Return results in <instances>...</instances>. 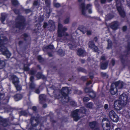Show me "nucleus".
<instances>
[{
	"instance_id": "nucleus-47",
	"label": "nucleus",
	"mask_w": 130,
	"mask_h": 130,
	"mask_svg": "<svg viewBox=\"0 0 130 130\" xmlns=\"http://www.w3.org/2000/svg\"><path fill=\"white\" fill-rule=\"evenodd\" d=\"M92 130H100L99 128L98 127H97V126L95 127Z\"/></svg>"
},
{
	"instance_id": "nucleus-16",
	"label": "nucleus",
	"mask_w": 130,
	"mask_h": 130,
	"mask_svg": "<svg viewBox=\"0 0 130 130\" xmlns=\"http://www.w3.org/2000/svg\"><path fill=\"white\" fill-rule=\"evenodd\" d=\"M34 79V78L33 76H31L30 78V88L31 89H34L35 87V85L33 82V80Z\"/></svg>"
},
{
	"instance_id": "nucleus-59",
	"label": "nucleus",
	"mask_w": 130,
	"mask_h": 130,
	"mask_svg": "<svg viewBox=\"0 0 130 130\" xmlns=\"http://www.w3.org/2000/svg\"><path fill=\"white\" fill-rule=\"evenodd\" d=\"M106 2V0H101V2L102 3H104Z\"/></svg>"
},
{
	"instance_id": "nucleus-23",
	"label": "nucleus",
	"mask_w": 130,
	"mask_h": 130,
	"mask_svg": "<svg viewBox=\"0 0 130 130\" xmlns=\"http://www.w3.org/2000/svg\"><path fill=\"white\" fill-rule=\"evenodd\" d=\"M89 96L92 98H93L95 97L96 94L93 91H91L89 93Z\"/></svg>"
},
{
	"instance_id": "nucleus-53",
	"label": "nucleus",
	"mask_w": 130,
	"mask_h": 130,
	"mask_svg": "<svg viewBox=\"0 0 130 130\" xmlns=\"http://www.w3.org/2000/svg\"><path fill=\"white\" fill-rule=\"evenodd\" d=\"M0 122L2 123H3L4 122V120L1 117H0Z\"/></svg>"
},
{
	"instance_id": "nucleus-21",
	"label": "nucleus",
	"mask_w": 130,
	"mask_h": 130,
	"mask_svg": "<svg viewBox=\"0 0 130 130\" xmlns=\"http://www.w3.org/2000/svg\"><path fill=\"white\" fill-rule=\"evenodd\" d=\"M7 15L5 13H2L1 14V20L3 23L5 21V18L7 16Z\"/></svg>"
},
{
	"instance_id": "nucleus-26",
	"label": "nucleus",
	"mask_w": 130,
	"mask_h": 130,
	"mask_svg": "<svg viewBox=\"0 0 130 130\" xmlns=\"http://www.w3.org/2000/svg\"><path fill=\"white\" fill-rule=\"evenodd\" d=\"M54 48L53 46L52 45H49L48 46L45 47L43 49V50L44 51H45V49H52Z\"/></svg>"
},
{
	"instance_id": "nucleus-5",
	"label": "nucleus",
	"mask_w": 130,
	"mask_h": 130,
	"mask_svg": "<svg viewBox=\"0 0 130 130\" xmlns=\"http://www.w3.org/2000/svg\"><path fill=\"white\" fill-rule=\"evenodd\" d=\"M24 18L21 15H19L16 20V27L19 29H22L24 28Z\"/></svg>"
},
{
	"instance_id": "nucleus-41",
	"label": "nucleus",
	"mask_w": 130,
	"mask_h": 130,
	"mask_svg": "<svg viewBox=\"0 0 130 130\" xmlns=\"http://www.w3.org/2000/svg\"><path fill=\"white\" fill-rule=\"evenodd\" d=\"M85 91L86 92H89H89L91 91L88 88H86L85 89Z\"/></svg>"
},
{
	"instance_id": "nucleus-45",
	"label": "nucleus",
	"mask_w": 130,
	"mask_h": 130,
	"mask_svg": "<svg viewBox=\"0 0 130 130\" xmlns=\"http://www.w3.org/2000/svg\"><path fill=\"white\" fill-rule=\"evenodd\" d=\"M29 70L28 67H24V70L25 71H28Z\"/></svg>"
},
{
	"instance_id": "nucleus-2",
	"label": "nucleus",
	"mask_w": 130,
	"mask_h": 130,
	"mask_svg": "<svg viewBox=\"0 0 130 130\" xmlns=\"http://www.w3.org/2000/svg\"><path fill=\"white\" fill-rule=\"evenodd\" d=\"M123 85V82L120 81L116 82L114 84H112L110 91L111 94L113 95L115 94L117 91V88H122Z\"/></svg>"
},
{
	"instance_id": "nucleus-1",
	"label": "nucleus",
	"mask_w": 130,
	"mask_h": 130,
	"mask_svg": "<svg viewBox=\"0 0 130 130\" xmlns=\"http://www.w3.org/2000/svg\"><path fill=\"white\" fill-rule=\"evenodd\" d=\"M49 91L52 92L55 97L58 99H61L63 103H67L69 101V99L67 95L69 91L67 87L62 88L60 91L58 88L53 85L47 89V92Z\"/></svg>"
},
{
	"instance_id": "nucleus-24",
	"label": "nucleus",
	"mask_w": 130,
	"mask_h": 130,
	"mask_svg": "<svg viewBox=\"0 0 130 130\" xmlns=\"http://www.w3.org/2000/svg\"><path fill=\"white\" fill-rule=\"evenodd\" d=\"M93 106V103L91 102H89L87 103L86 105V107L89 109H92Z\"/></svg>"
},
{
	"instance_id": "nucleus-40",
	"label": "nucleus",
	"mask_w": 130,
	"mask_h": 130,
	"mask_svg": "<svg viewBox=\"0 0 130 130\" xmlns=\"http://www.w3.org/2000/svg\"><path fill=\"white\" fill-rule=\"evenodd\" d=\"M54 6L55 7H59L60 6V4L58 3L55 4H54Z\"/></svg>"
},
{
	"instance_id": "nucleus-46",
	"label": "nucleus",
	"mask_w": 130,
	"mask_h": 130,
	"mask_svg": "<svg viewBox=\"0 0 130 130\" xmlns=\"http://www.w3.org/2000/svg\"><path fill=\"white\" fill-rule=\"evenodd\" d=\"M115 60L113 59H112V60L111 61V63L112 64V66H114L115 65Z\"/></svg>"
},
{
	"instance_id": "nucleus-11",
	"label": "nucleus",
	"mask_w": 130,
	"mask_h": 130,
	"mask_svg": "<svg viewBox=\"0 0 130 130\" xmlns=\"http://www.w3.org/2000/svg\"><path fill=\"white\" fill-rule=\"evenodd\" d=\"M124 105H125L119 100L116 101L114 103L115 108L118 110H120L122 107Z\"/></svg>"
},
{
	"instance_id": "nucleus-19",
	"label": "nucleus",
	"mask_w": 130,
	"mask_h": 130,
	"mask_svg": "<svg viewBox=\"0 0 130 130\" xmlns=\"http://www.w3.org/2000/svg\"><path fill=\"white\" fill-rule=\"evenodd\" d=\"M89 125L90 127L93 129L97 126V124L96 122L93 121L90 123Z\"/></svg>"
},
{
	"instance_id": "nucleus-18",
	"label": "nucleus",
	"mask_w": 130,
	"mask_h": 130,
	"mask_svg": "<svg viewBox=\"0 0 130 130\" xmlns=\"http://www.w3.org/2000/svg\"><path fill=\"white\" fill-rule=\"evenodd\" d=\"M118 23L117 21L113 22L111 26V28L113 30L116 29L118 27Z\"/></svg>"
},
{
	"instance_id": "nucleus-49",
	"label": "nucleus",
	"mask_w": 130,
	"mask_h": 130,
	"mask_svg": "<svg viewBox=\"0 0 130 130\" xmlns=\"http://www.w3.org/2000/svg\"><path fill=\"white\" fill-rule=\"evenodd\" d=\"M14 12L16 14H18L19 13V11L18 10H14Z\"/></svg>"
},
{
	"instance_id": "nucleus-55",
	"label": "nucleus",
	"mask_w": 130,
	"mask_h": 130,
	"mask_svg": "<svg viewBox=\"0 0 130 130\" xmlns=\"http://www.w3.org/2000/svg\"><path fill=\"white\" fill-rule=\"evenodd\" d=\"M108 105L107 104H106L104 105V108L105 109H107L108 108Z\"/></svg>"
},
{
	"instance_id": "nucleus-14",
	"label": "nucleus",
	"mask_w": 130,
	"mask_h": 130,
	"mask_svg": "<svg viewBox=\"0 0 130 130\" xmlns=\"http://www.w3.org/2000/svg\"><path fill=\"white\" fill-rule=\"evenodd\" d=\"M89 47L92 49L95 52H97L98 51L97 47L94 45V43L93 41H90L89 43Z\"/></svg>"
},
{
	"instance_id": "nucleus-4",
	"label": "nucleus",
	"mask_w": 130,
	"mask_h": 130,
	"mask_svg": "<svg viewBox=\"0 0 130 130\" xmlns=\"http://www.w3.org/2000/svg\"><path fill=\"white\" fill-rule=\"evenodd\" d=\"M67 30V28L65 27H63L62 25L59 23H58V36L59 37H61L63 35L66 36H68L69 34L65 32Z\"/></svg>"
},
{
	"instance_id": "nucleus-20",
	"label": "nucleus",
	"mask_w": 130,
	"mask_h": 130,
	"mask_svg": "<svg viewBox=\"0 0 130 130\" xmlns=\"http://www.w3.org/2000/svg\"><path fill=\"white\" fill-rule=\"evenodd\" d=\"M22 97V95L19 94H17L14 96V99L16 101H18L21 100Z\"/></svg>"
},
{
	"instance_id": "nucleus-56",
	"label": "nucleus",
	"mask_w": 130,
	"mask_h": 130,
	"mask_svg": "<svg viewBox=\"0 0 130 130\" xmlns=\"http://www.w3.org/2000/svg\"><path fill=\"white\" fill-rule=\"evenodd\" d=\"M105 58L104 56H103L101 58V60H105Z\"/></svg>"
},
{
	"instance_id": "nucleus-44",
	"label": "nucleus",
	"mask_w": 130,
	"mask_h": 130,
	"mask_svg": "<svg viewBox=\"0 0 130 130\" xmlns=\"http://www.w3.org/2000/svg\"><path fill=\"white\" fill-rule=\"evenodd\" d=\"M87 34L88 35H90L91 34V31L90 30L87 31Z\"/></svg>"
},
{
	"instance_id": "nucleus-3",
	"label": "nucleus",
	"mask_w": 130,
	"mask_h": 130,
	"mask_svg": "<svg viewBox=\"0 0 130 130\" xmlns=\"http://www.w3.org/2000/svg\"><path fill=\"white\" fill-rule=\"evenodd\" d=\"M86 110L84 107H82L80 109H77L74 111L72 113V115L74 118V120L77 121L79 119L80 117L78 115L80 113H85Z\"/></svg>"
},
{
	"instance_id": "nucleus-60",
	"label": "nucleus",
	"mask_w": 130,
	"mask_h": 130,
	"mask_svg": "<svg viewBox=\"0 0 130 130\" xmlns=\"http://www.w3.org/2000/svg\"><path fill=\"white\" fill-rule=\"evenodd\" d=\"M88 12L89 13H92V11L91 9H89L88 10Z\"/></svg>"
},
{
	"instance_id": "nucleus-15",
	"label": "nucleus",
	"mask_w": 130,
	"mask_h": 130,
	"mask_svg": "<svg viewBox=\"0 0 130 130\" xmlns=\"http://www.w3.org/2000/svg\"><path fill=\"white\" fill-rule=\"evenodd\" d=\"M85 52L84 49L79 48L78 49L77 53V55L79 56H83Z\"/></svg>"
},
{
	"instance_id": "nucleus-52",
	"label": "nucleus",
	"mask_w": 130,
	"mask_h": 130,
	"mask_svg": "<svg viewBox=\"0 0 130 130\" xmlns=\"http://www.w3.org/2000/svg\"><path fill=\"white\" fill-rule=\"evenodd\" d=\"M127 27L126 26H124L123 28V30L124 31H125Z\"/></svg>"
},
{
	"instance_id": "nucleus-37",
	"label": "nucleus",
	"mask_w": 130,
	"mask_h": 130,
	"mask_svg": "<svg viewBox=\"0 0 130 130\" xmlns=\"http://www.w3.org/2000/svg\"><path fill=\"white\" fill-rule=\"evenodd\" d=\"M90 100L89 98L87 97H85L83 99V100L84 101L87 102L89 101Z\"/></svg>"
},
{
	"instance_id": "nucleus-34",
	"label": "nucleus",
	"mask_w": 130,
	"mask_h": 130,
	"mask_svg": "<svg viewBox=\"0 0 130 130\" xmlns=\"http://www.w3.org/2000/svg\"><path fill=\"white\" fill-rule=\"evenodd\" d=\"M11 2L14 5H17L18 4V2L16 0H11Z\"/></svg>"
},
{
	"instance_id": "nucleus-31",
	"label": "nucleus",
	"mask_w": 130,
	"mask_h": 130,
	"mask_svg": "<svg viewBox=\"0 0 130 130\" xmlns=\"http://www.w3.org/2000/svg\"><path fill=\"white\" fill-rule=\"evenodd\" d=\"M23 36L24 40H25L30 39L29 37H28V35L26 34H24L23 35Z\"/></svg>"
},
{
	"instance_id": "nucleus-54",
	"label": "nucleus",
	"mask_w": 130,
	"mask_h": 130,
	"mask_svg": "<svg viewBox=\"0 0 130 130\" xmlns=\"http://www.w3.org/2000/svg\"><path fill=\"white\" fill-rule=\"evenodd\" d=\"M32 109L33 110L35 111L36 110L37 108L36 107L34 106L32 107Z\"/></svg>"
},
{
	"instance_id": "nucleus-6",
	"label": "nucleus",
	"mask_w": 130,
	"mask_h": 130,
	"mask_svg": "<svg viewBox=\"0 0 130 130\" xmlns=\"http://www.w3.org/2000/svg\"><path fill=\"white\" fill-rule=\"evenodd\" d=\"M117 9L121 16L123 17L125 16V13L123 9L122 8L121 4L118 0H116Z\"/></svg>"
},
{
	"instance_id": "nucleus-8",
	"label": "nucleus",
	"mask_w": 130,
	"mask_h": 130,
	"mask_svg": "<svg viewBox=\"0 0 130 130\" xmlns=\"http://www.w3.org/2000/svg\"><path fill=\"white\" fill-rule=\"evenodd\" d=\"M109 116L111 120L114 122H117L119 120V117L113 110H111L109 112Z\"/></svg>"
},
{
	"instance_id": "nucleus-51",
	"label": "nucleus",
	"mask_w": 130,
	"mask_h": 130,
	"mask_svg": "<svg viewBox=\"0 0 130 130\" xmlns=\"http://www.w3.org/2000/svg\"><path fill=\"white\" fill-rule=\"evenodd\" d=\"M35 92L36 93H39L40 91L38 89H37L35 91Z\"/></svg>"
},
{
	"instance_id": "nucleus-50",
	"label": "nucleus",
	"mask_w": 130,
	"mask_h": 130,
	"mask_svg": "<svg viewBox=\"0 0 130 130\" xmlns=\"http://www.w3.org/2000/svg\"><path fill=\"white\" fill-rule=\"evenodd\" d=\"M80 71H81L83 72H86V70L84 69L81 68H80Z\"/></svg>"
},
{
	"instance_id": "nucleus-9",
	"label": "nucleus",
	"mask_w": 130,
	"mask_h": 130,
	"mask_svg": "<svg viewBox=\"0 0 130 130\" xmlns=\"http://www.w3.org/2000/svg\"><path fill=\"white\" fill-rule=\"evenodd\" d=\"M48 26V28L50 27V29L52 30H54L55 28L54 23L53 21L51 20H50L48 21V24L47 23H45L43 25L44 28H46Z\"/></svg>"
},
{
	"instance_id": "nucleus-29",
	"label": "nucleus",
	"mask_w": 130,
	"mask_h": 130,
	"mask_svg": "<svg viewBox=\"0 0 130 130\" xmlns=\"http://www.w3.org/2000/svg\"><path fill=\"white\" fill-rule=\"evenodd\" d=\"M68 45L70 49H73L74 47H76V45L73 43V45L71 44H68Z\"/></svg>"
},
{
	"instance_id": "nucleus-13",
	"label": "nucleus",
	"mask_w": 130,
	"mask_h": 130,
	"mask_svg": "<svg viewBox=\"0 0 130 130\" xmlns=\"http://www.w3.org/2000/svg\"><path fill=\"white\" fill-rule=\"evenodd\" d=\"M38 118H36L34 117L31 118V122L32 126H36L37 125L38 122Z\"/></svg>"
},
{
	"instance_id": "nucleus-33",
	"label": "nucleus",
	"mask_w": 130,
	"mask_h": 130,
	"mask_svg": "<svg viewBox=\"0 0 130 130\" xmlns=\"http://www.w3.org/2000/svg\"><path fill=\"white\" fill-rule=\"evenodd\" d=\"M16 89L18 91H19L21 90V87L19 86V84H18L17 85H15Z\"/></svg>"
},
{
	"instance_id": "nucleus-30",
	"label": "nucleus",
	"mask_w": 130,
	"mask_h": 130,
	"mask_svg": "<svg viewBox=\"0 0 130 130\" xmlns=\"http://www.w3.org/2000/svg\"><path fill=\"white\" fill-rule=\"evenodd\" d=\"M113 18V16L110 14L106 16L105 19L106 20H110Z\"/></svg>"
},
{
	"instance_id": "nucleus-58",
	"label": "nucleus",
	"mask_w": 130,
	"mask_h": 130,
	"mask_svg": "<svg viewBox=\"0 0 130 130\" xmlns=\"http://www.w3.org/2000/svg\"><path fill=\"white\" fill-rule=\"evenodd\" d=\"M82 79L84 80H86V77L85 76H83L82 77Z\"/></svg>"
},
{
	"instance_id": "nucleus-17",
	"label": "nucleus",
	"mask_w": 130,
	"mask_h": 130,
	"mask_svg": "<svg viewBox=\"0 0 130 130\" xmlns=\"http://www.w3.org/2000/svg\"><path fill=\"white\" fill-rule=\"evenodd\" d=\"M12 82L14 85H17L19 83V79L16 76H13Z\"/></svg>"
},
{
	"instance_id": "nucleus-39",
	"label": "nucleus",
	"mask_w": 130,
	"mask_h": 130,
	"mask_svg": "<svg viewBox=\"0 0 130 130\" xmlns=\"http://www.w3.org/2000/svg\"><path fill=\"white\" fill-rule=\"evenodd\" d=\"M42 74L40 73H38L37 75V78H41L42 76Z\"/></svg>"
},
{
	"instance_id": "nucleus-42",
	"label": "nucleus",
	"mask_w": 130,
	"mask_h": 130,
	"mask_svg": "<svg viewBox=\"0 0 130 130\" xmlns=\"http://www.w3.org/2000/svg\"><path fill=\"white\" fill-rule=\"evenodd\" d=\"M35 73V71L33 70H31L30 71V73L31 75H34Z\"/></svg>"
},
{
	"instance_id": "nucleus-7",
	"label": "nucleus",
	"mask_w": 130,
	"mask_h": 130,
	"mask_svg": "<svg viewBox=\"0 0 130 130\" xmlns=\"http://www.w3.org/2000/svg\"><path fill=\"white\" fill-rule=\"evenodd\" d=\"M102 125L104 130H109L110 129V122L106 118H104L102 120Z\"/></svg>"
},
{
	"instance_id": "nucleus-10",
	"label": "nucleus",
	"mask_w": 130,
	"mask_h": 130,
	"mask_svg": "<svg viewBox=\"0 0 130 130\" xmlns=\"http://www.w3.org/2000/svg\"><path fill=\"white\" fill-rule=\"evenodd\" d=\"M127 96L124 93H123L119 97V100L125 105L127 102Z\"/></svg>"
},
{
	"instance_id": "nucleus-63",
	"label": "nucleus",
	"mask_w": 130,
	"mask_h": 130,
	"mask_svg": "<svg viewBox=\"0 0 130 130\" xmlns=\"http://www.w3.org/2000/svg\"><path fill=\"white\" fill-rule=\"evenodd\" d=\"M97 40L98 39L96 37H95L94 39V40L95 42H96Z\"/></svg>"
},
{
	"instance_id": "nucleus-64",
	"label": "nucleus",
	"mask_w": 130,
	"mask_h": 130,
	"mask_svg": "<svg viewBox=\"0 0 130 130\" xmlns=\"http://www.w3.org/2000/svg\"><path fill=\"white\" fill-rule=\"evenodd\" d=\"M115 130H121L120 128H116Z\"/></svg>"
},
{
	"instance_id": "nucleus-35",
	"label": "nucleus",
	"mask_w": 130,
	"mask_h": 130,
	"mask_svg": "<svg viewBox=\"0 0 130 130\" xmlns=\"http://www.w3.org/2000/svg\"><path fill=\"white\" fill-rule=\"evenodd\" d=\"M20 113L22 115L26 116L27 114V112L25 111H22Z\"/></svg>"
},
{
	"instance_id": "nucleus-48",
	"label": "nucleus",
	"mask_w": 130,
	"mask_h": 130,
	"mask_svg": "<svg viewBox=\"0 0 130 130\" xmlns=\"http://www.w3.org/2000/svg\"><path fill=\"white\" fill-rule=\"evenodd\" d=\"M38 4V2L37 1H35L34 3L33 4L34 5L37 6Z\"/></svg>"
},
{
	"instance_id": "nucleus-57",
	"label": "nucleus",
	"mask_w": 130,
	"mask_h": 130,
	"mask_svg": "<svg viewBox=\"0 0 130 130\" xmlns=\"http://www.w3.org/2000/svg\"><path fill=\"white\" fill-rule=\"evenodd\" d=\"M91 84V82L90 81L87 83L86 85L87 86H88L89 85Z\"/></svg>"
},
{
	"instance_id": "nucleus-61",
	"label": "nucleus",
	"mask_w": 130,
	"mask_h": 130,
	"mask_svg": "<svg viewBox=\"0 0 130 130\" xmlns=\"http://www.w3.org/2000/svg\"><path fill=\"white\" fill-rule=\"evenodd\" d=\"M81 62L82 63H84L85 62V60L83 59L81 60Z\"/></svg>"
},
{
	"instance_id": "nucleus-28",
	"label": "nucleus",
	"mask_w": 130,
	"mask_h": 130,
	"mask_svg": "<svg viewBox=\"0 0 130 130\" xmlns=\"http://www.w3.org/2000/svg\"><path fill=\"white\" fill-rule=\"evenodd\" d=\"M108 42V47H107L108 49L111 48V41L108 40H107Z\"/></svg>"
},
{
	"instance_id": "nucleus-27",
	"label": "nucleus",
	"mask_w": 130,
	"mask_h": 130,
	"mask_svg": "<svg viewBox=\"0 0 130 130\" xmlns=\"http://www.w3.org/2000/svg\"><path fill=\"white\" fill-rule=\"evenodd\" d=\"M58 53L61 56H63L64 55V53L63 52L62 49H59L58 51Z\"/></svg>"
},
{
	"instance_id": "nucleus-32",
	"label": "nucleus",
	"mask_w": 130,
	"mask_h": 130,
	"mask_svg": "<svg viewBox=\"0 0 130 130\" xmlns=\"http://www.w3.org/2000/svg\"><path fill=\"white\" fill-rule=\"evenodd\" d=\"M70 18L69 17L66 18L64 21V23L66 24H68L69 22Z\"/></svg>"
},
{
	"instance_id": "nucleus-36",
	"label": "nucleus",
	"mask_w": 130,
	"mask_h": 130,
	"mask_svg": "<svg viewBox=\"0 0 130 130\" xmlns=\"http://www.w3.org/2000/svg\"><path fill=\"white\" fill-rule=\"evenodd\" d=\"M80 30L83 34L85 33L87 31V30L85 28H84L83 29H80Z\"/></svg>"
},
{
	"instance_id": "nucleus-12",
	"label": "nucleus",
	"mask_w": 130,
	"mask_h": 130,
	"mask_svg": "<svg viewBox=\"0 0 130 130\" xmlns=\"http://www.w3.org/2000/svg\"><path fill=\"white\" fill-rule=\"evenodd\" d=\"M91 5L90 4H88L87 5L86 8H85L84 4V3H82L80 5V7L82 9V14L84 15H85V11L86 9H88L90 8L91 6Z\"/></svg>"
},
{
	"instance_id": "nucleus-22",
	"label": "nucleus",
	"mask_w": 130,
	"mask_h": 130,
	"mask_svg": "<svg viewBox=\"0 0 130 130\" xmlns=\"http://www.w3.org/2000/svg\"><path fill=\"white\" fill-rule=\"evenodd\" d=\"M108 63V62L107 61L106 62L102 63L101 65V68L102 69H106Z\"/></svg>"
},
{
	"instance_id": "nucleus-62",
	"label": "nucleus",
	"mask_w": 130,
	"mask_h": 130,
	"mask_svg": "<svg viewBox=\"0 0 130 130\" xmlns=\"http://www.w3.org/2000/svg\"><path fill=\"white\" fill-rule=\"evenodd\" d=\"M47 106V105L46 104H44L43 105V107L44 108H45V107H46Z\"/></svg>"
},
{
	"instance_id": "nucleus-43",
	"label": "nucleus",
	"mask_w": 130,
	"mask_h": 130,
	"mask_svg": "<svg viewBox=\"0 0 130 130\" xmlns=\"http://www.w3.org/2000/svg\"><path fill=\"white\" fill-rule=\"evenodd\" d=\"M38 59L40 61H41L42 60V58L40 56H38Z\"/></svg>"
},
{
	"instance_id": "nucleus-25",
	"label": "nucleus",
	"mask_w": 130,
	"mask_h": 130,
	"mask_svg": "<svg viewBox=\"0 0 130 130\" xmlns=\"http://www.w3.org/2000/svg\"><path fill=\"white\" fill-rule=\"evenodd\" d=\"M46 95L44 94H41L39 96V99L41 101H45L46 100Z\"/></svg>"
},
{
	"instance_id": "nucleus-38",
	"label": "nucleus",
	"mask_w": 130,
	"mask_h": 130,
	"mask_svg": "<svg viewBox=\"0 0 130 130\" xmlns=\"http://www.w3.org/2000/svg\"><path fill=\"white\" fill-rule=\"evenodd\" d=\"M70 104L73 106H75L76 105V103L74 101H71L70 102Z\"/></svg>"
}]
</instances>
